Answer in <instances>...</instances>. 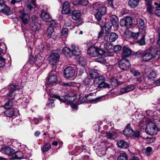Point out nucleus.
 I'll list each match as a JSON object with an SVG mask.
<instances>
[{
	"label": "nucleus",
	"mask_w": 160,
	"mask_h": 160,
	"mask_svg": "<svg viewBox=\"0 0 160 160\" xmlns=\"http://www.w3.org/2000/svg\"><path fill=\"white\" fill-rule=\"evenodd\" d=\"M124 135L127 137H132L133 130L131 128L130 124H128L123 131Z\"/></svg>",
	"instance_id": "14"
},
{
	"label": "nucleus",
	"mask_w": 160,
	"mask_h": 160,
	"mask_svg": "<svg viewBox=\"0 0 160 160\" xmlns=\"http://www.w3.org/2000/svg\"><path fill=\"white\" fill-rule=\"evenodd\" d=\"M157 75V72L156 71H153L148 74L147 77L149 79H152L156 78Z\"/></svg>",
	"instance_id": "37"
},
{
	"label": "nucleus",
	"mask_w": 160,
	"mask_h": 160,
	"mask_svg": "<svg viewBox=\"0 0 160 160\" xmlns=\"http://www.w3.org/2000/svg\"><path fill=\"white\" fill-rule=\"evenodd\" d=\"M118 160H128V156L126 153L124 152L120 153L118 157Z\"/></svg>",
	"instance_id": "34"
},
{
	"label": "nucleus",
	"mask_w": 160,
	"mask_h": 160,
	"mask_svg": "<svg viewBox=\"0 0 160 160\" xmlns=\"http://www.w3.org/2000/svg\"><path fill=\"white\" fill-rule=\"evenodd\" d=\"M0 11L2 13H5L7 15H10L12 13V12L9 8L6 5H4L3 7H0Z\"/></svg>",
	"instance_id": "24"
},
{
	"label": "nucleus",
	"mask_w": 160,
	"mask_h": 160,
	"mask_svg": "<svg viewBox=\"0 0 160 160\" xmlns=\"http://www.w3.org/2000/svg\"><path fill=\"white\" fill-rule=\"evenodd\" d=\"M104 48L108 51H112L113 46L109 42H106L104 44Z\"/></svg>",
	"instance_id": "36"
},
{
	"label": "nucleus",
	"mask_w": 160,
	"mask_h": 160,
	"mask_svg": "<svg viewBox=\"0 0 160 160\" xmlns=\"http://www.w3.org/2000/svg\"><path fill=\"white\" fill-rule=\"evenodd\" d=\"M23 156V153L21 152L18 151L13 154L12 157L15 159H20L22 158Z\"/></svg>",
	"instance_id": "32"
},
{
	"label": "nucleus",
	"mask_w": 160,
	"mask_h": 160,
	"mask_svg": "<svg viewBox=\"0 0 160 160\" xmlns=\"http://www.w3.org/2000/svg\"><path fill=\"white\" fill-rule=\"evenodd\" d=\"M149 119L150 120L149 122L146 125V132L147 134L151 135H156L158 131L157 126L151 120V119Z\"/></svg>",
	"instance_id": "2"
},
{
	"label": "nucleus",
	"mask_w": 160,
	"mask_h": 160,
	"mask_svg": "<svg viewBox=\"0 0 160 160\" xmlns=\"http://www.w3.org/2000/svg\"><path fill=\"white\" fill-rule=\"evenodd\" d=\"M71 24L72 22L70 20H68L65 21L64 25H65L66 26L69 27L71 25Z\"/></svg>",
	"instance_id": "64"
},
{
	"label": "nucleus",
	"mask_w": 160,
	"mask_h": 160,
	"mask_svg": "<svg viewBox=\"0 0 160 160\" xmlns=\"http://www.w3.org/2000/svg\"><path fill=\"white\" fill-rule=\"evenodd\" d=\"M154 4L158 6V7L156 8L155 10V13L156 15L158 16H160V2H155Z\"/></svg>",
	"instance_id": "35"
},
{
	"label": "nucleus",
	"mask_w": 160,
	"mask_h": 160,
	"mask_svg": "<svg viewBox=\"0 0 160 160\" xmlns=\"http://www.w3.org/2000/svg\"><path fill=\"white\" fill-rule=\"evenodd\" d=\"M63 73L66 78H71L74 75L75 71L73 68L68 67L64 69Z\"/></svg>",
	"instance_id": "7"
},
{
	"label": "nucleus",
	"mask_w": 160,
	"mask_h": 160,
	"mask_svg": "<svg viewBox=\"0 0 160 160\" xmlns=\"http://www.w3.org/2000/svg\"><path fill=\"white\" fill-rule=\"evenodd\" d=\"M19 16L20 18L24 24L28 23L29 19V15L28 14L25 13L23 10H21L19 11Z\"/></svg>",
	"instance_id": "6"
},
{
	"label": "nucleus",
	"mask_w": 160,
	"mask_h": 160,
	"mask_svg": "<svg viewBox=\"0 0 160 160\" xmlns=\"http://www.w3.org/2000/svg\"><path fill=\"white\" fill-rule=\"evenodd\" d=\"M139 0H129L128 2L129 6L132 8H135L138 5Z\"/></svg>",
	"instance_id": "23"
},
{
	"label": "nucleus",
	"mask_w": 160,
	"mask_h": 160,
	"mask_svg": "<svg viewBox=\"0 0 160 160\" xmlns=\"http://www.w3.org/2000/svg\"><path fill=\"white\" fill-rule=\"evenodd\" d=\"M118 38V35L115 33H112L109 36V39L110 42H114Z\"/></svg>",
	"instance_id": "30"
},
{
	"label": "nucleus",
	"mask_w": 160,
	"mask_h": 160,
	"mask_svg": "<svg viewBox=\"0 0 160 160\" xmlns=\"http://www.w3.org/2000/svg\"><path fill=\"white\" fill-rule=\"evenodd\" d=\"M36 0H31V3L33 6V7L32 6L31 3H29L28 4L27 6V8L28 9V10H29V11H28V12H31L32 11L33 9H34L37 7V5L36 3Z\"/></svg>",
	"instance_id": "28"
},
{
	"label": "nucleus",
	"mask_w": 160,
	"mask_h": 160,
	"mask_svg": "<svg viewBox=\"0 0 160 160\" xmlns=\"http://www.w3.org/2000/svg\"><path fill=\"white\" fill-rule=\"evenodd\" d=\"M48 103L46 104L47 106H49V104H51V107L52 108H53L55 107V105L54 104V100L53 99H48Z\"/></svg>",
	"instance_id": "55"
},
{
	"label": "nucleus",
	"mask_w": 160,
	"mask_h": 160,
	"mask_svg": "<svg viewBox=\"0 0 160 160\" xmlns=\"http://www.w3.org/2000/svg\"><path fill=\"white\" fill-rule=\"evenodd\" d=\"M20 88L15 85H11L9 86V89L10 92L8 96L10 99H13L14 98L15 95L13 92L15 90L19 89Z\"/></svg>",
	"instance_id": "11"
},
{
	"label": "nucleus",
	"mask_w": 160,
	"mask_h": 160,
	"mask_svg": "<svg viewBox=\"0 0 160 160\" xmlns=\"http://www.w3.org/2000/svg\"><path fill=\"white\" fill-rule=\"evenodd\" d=\"M54 32L53 28L52 27H49L47 30V36L48 37L50 38L52 34Z\"/></svg>",
	"instance_id": "47"
},
{
	"label": "nucleus",
	"mask_w": 160,
	"mask_h": 160,
	"mask_svg": "<svg viewBox=\"0 0 160 160\" xmlns=\"http://www.w3.org/2000/svg\"><path fill=\"white\" fill-rule=\"evenodd\" d=\"M12 106V102L9 101L5 104L4 105V108L6 109H8L10 108Z\"/></svg>",
	"instance_id": "45"
},
{
	"label": "nucleus",
	"mask_w": 160,
	"mask_h": 160,
	"mask_svg": "<svg viewBox=\"0 0 160 160\" xmlns=\"http://www.w3.org/2000/svg\"><path fill=\"white\" fill-rule=\"evenodd\" d=\"M14 111L13 110L7 111L5 112V114L6 115L9 117H12L14 114Z\"/></svg>",
	"instance_id": "50"
},
{
	"label": "nucleus",
	"mask_w": 160,
	"mask_h": 160,
	"mask_svg": "<svg viewBox=\"0 0 160 160\" xmlns=\"http://www.w3.org/2000/svg\"><path fill=\"white\" fill-rule=\"evenodd\" d=\"M106 136L108 138L111 139H114L115 138V133L114 132H107Z\"/></svg>",
	"instance_id": "40"
},
{
	"label": "nucleus",
	"mask_w": 160,
	"mask_h": 160,
	"mask_svg": "<svg viewBox=\"0 0 160 160\" xmlns=\"http://www.w3.org/2000/svg\"><path fill=\"white\" fill-rule=\"evenodd\" d=\"M57 81V76L55 73L51 72L46 81V86L47 87V90H49L48 88L49 86H52L55 84Z\"/></svg>",
	"instance_id": "5"
},
{
	"label": "nucleus",
	"mask_w": 160,
	"mask_h": 160,
	"mask_svg": "<svg viewBox=\"0 0 160 160\" xmlns=\"http://www.w3.org/2000/svg\"><path fill=\"white\" fill-rule=\"evenodd\" d=\"M104 81V78L103 77H99L95 78L93 82V85L95 87L94 89L99 88V85Z\"/></svg>",
	"instance_id": "16"
},
{
	"label": "nucleus",
	"mask_w": 160,
	"mask_h": 160,
	"mask_svg": "<svg viewBox=\"0 0 160 160\" xmlns=\"http://www.w3.org/2000/svg\"><path fill=\"white\" fill-rule=\"evenodd\" d=\"M122 48L121 47L120 45H116L113 47V49L114 52L116 53H117L120 51Z\"/></svg>",
	"instance_id": "54"
},
{
	"label": "nucleus",
	"mask_w": 160,
	"mask_h": 160,
	"mask_svg": "<svg viewBox=\"0 0 160 160\" xmlns=\"http://www.w3.org/2000/svg\"><path fill=\"white\" fill-rule=\"evenodd\" d=\"M12 146L15 147H18L21 146V144L18 142L17 140H13L12 142Z\"/></svg>",
	"instance_id": "53"
},
{
	"label": "nucleus",
	"mask_w": 160,
	"mask_h": 160,
	"mask_svg": "<svg viewBox=\"0 0 160 160\" xmlns=\"http://www.w3.org/2000/svg\"><path fill=\"white\" fill-rule=\"evenodd\" d=\"M5 59L2 56L0 57V67H2L5 66Z\"/></svg>",
	"instance_id": "52"
},
{
	"label": "nucleus",
	"mask_w": 160,
	"mask_h": 160,
	"mask_svg": "<svg viewBox=\"0 0 160 160\" xmlns=\"http://www.w3.org/2000/svg\"><path fill=\"white\" fill-rule=\"evenodd\" d=\"M138 23L141 27H146L144 20L142 18H139L137 20Z\"/></svg>",
	"instance_id": "38"
},
{
	"label": "nucleus",
	"mask_w": 160,
	"mask_h": 160,
	"mask_svg": "<svg viewBox=\"0 0 160 160\" xmlns=\"http://www.w3.org/2000/svg\"><path fill=\"white\" fill-rule=\"evenodd\" d=\"M135 88V86L133 85H130L121 88L120 90V92L122 94H123L133 91Z\"/></svg>",
	"instance_id": "13"
},
{
	"label": "nucleus",
	"mask_w": 160,
	"mask_h": 160,
	"mask_svg": "<svg viewBox=\"0 0 160 160\" xmlns=\"http://www.w3.org/2000/svg\"><path fill=\"white\" fill-rule=\"evenodd\" d=\"M81 12L78 10L73 11L72 13V17L74 20H78L80 18L81 16Z\"/></svg>",
	"instance_id": "22"
},
{
	"label": "nucleus",
	"mask_w": 160,
	"mask_h": 160,
	"mask_svg": "<svg viewBox=\"0 0 160 160\" xmlns=\"http://www.w3.org/2000/svg\"><path fill=\"white\" fill-rule=\"evenodd\" d=\"M30 28L32 31H38L41 28V24L37 21L32 22L30 25Z\"/></svg>",
	"instance_id": "19"
},
{
	"label": "nucleus",
	"mask_w": 160,
	"mask_h": 160,
	"mask_svg": "<svg viewBox=\"0 0 160 160\" xmlns=\"http://www.w3.org/2000/svg\"><path fill=\"white\" fill-rule=\"evenodd\" d=\"M130 63L127 60L123 59L120 61L118 64V66L122 70H126L129 68Z\"/></svg>",
	"instance_id": "10"
},
{
	"label": "nucleus",
	"mask_w": 160,
	"mask_h": 160,
	"mask_svg": "<svg viewBox=\"0 0 160 160\" xmlns=\"http://www.w3.org/2000/svg\"><path fill=\"white\" fill-rule=\"evenodd\" d=\"M138 43L141 46L145 44L146 43L144 36H142L141 38L138 41Z\"/></svg>",
	"instance_id": "49"
},
{
	"label": "nucleus",
	"mask_w": 160,
	"mask_h": 160,
	"mask_svg": "<svg viewBox=\"0 0 160 160\" xmlns=\"http://www.w3.org/2000/svg\"><path fill=\"white\" fill-rule=\"evenodd\" d=\"M51 148V145L48 143H46L41 147V150L42 152H45L48 151Z\"/></svg>",
	"instance_id": "31"
},
{
	"label": "nucleus",
	"mask_w": 160,
	"mask_h": 160,
	"mask_svg": "<svg viewBox=\"0 0 160 160\" xmlns=\"http://www.w3.org/2000/svg\"><path fill=\"white\" fill-rule=\"evenodd\" d=\"M40 17L45 22H50L51 20V19L49 14L45 11H42Z\"/></svg>",
	"instance_id": "17"
},
{
	"label": "nucleus",
	"mask_w": 160,
	"mask_h": 160,
	"mask_svg": "<svg viewBox=\"0 0 160 160\" xmlns=\"http://www.w3.org/2000/svg\"><path fill=\"white\" fill-rule=\"evenodd\" d=\"M96 61L98 62L105 63L106 62V60L104 59V58L102 57H99L96 59Z\"/></svg>",
	"instance_id": "51"
},
{
	"label": "nucleus",
	"mask_w": 160,
	"mask_h": 160,
	"mask_svg": "<svg viewBox=\"0 0 160 160\" xmlns=\"http://www.w3.org/2000/svg\"><path fill=\"white\" fill-rule=\"evenodd\" d=\"M51 96L52 98L58 99L60 101L65 103L73 102L76 100L77 98L76 96L74 94H71L70 95L62 96L61 97L56 95L52 94Z\"/></svg>",
	"instance_id": "3"
},
{
	"label": "nucleus",
	"mask_w": 160,
	"mask_h": 160,
	"mask_svg": "<svg viewBox=\"0 0 160 160\" xmlns=\"http://www.w3.org/2000/svg\"><path fill=\"white\" fill-rule=\"evenodd\" d=\"M138 32L137 33H132V37L134 40H136L139 36Z\"/></svg>",
	"instance_id": "60"
},
{
	"label": "nucleus",
	"mask_w": 160,
	"mask_h": 160,
	"mask_svg": "<svg viewBox=\"0 0 160 160\" xmlns=\"http://www.w3.org/2000/svg\"><path fill=\"white\" fill-rule=\"evenodd\" d=\"M61 33L63 36H67L68 33V29L67 28H63L61 31Z\"/></svg>",
	"instance_id": "56"
},
{
	"label": "nucleus",
	"mask_w": 160,
	"mask_h": 160,
	"mask_svg": "<svg viewBox=\"0 0 160 160\" xmlns=\"http://www.w3.org/2000/svg\"><path fill=\"white\" fill-rule=\"evenodd\" d=\"M72 52L73 54V56H78L80 54L81 49L78 46L72 45Z\"/></svg>",
	"instance_id": "18"
},
{
	"label": "nucleus",
	"mask_w": 160,
	"mask_h": 160,
	"mask_svg": "<svg viewBox=\"0 0 160 160\" xmlns=\"http://www.w3.org/2000/svg\"><path fill=\"white\" fill-rule=\"evenodd\" d=\"M151 119L150 118V117L149 118H148V120H147V121L146 122H145L144 120H141L140 122V125H141L142 124H145V125H147V124L149 122V121L150 119Z\"/></svg>",
	"instance_id": "63"
},
{
	"label": "nucleus",
	"mask_w": 160,
	"mask_h": 160,
	"mask_svg": "<svg viewBox=\"0 0 160 160\" xmlns=\"http://www.w3.org/2000/svg\"><path fill=\"white\" fill-rule=\"evenodd\" d=\"M109 88L110 85L106 83L104 81H103L99 85V88Z\"/></svg>",
	"instance_id": "46"
},
{
	"label": "nucleus",
	"mask_w": 160,
	"mask_h": 160,
	"mask_svg": "<svg viewBox=\"0 0 160 160\" xmlns=\"http://www.w3.org/2000/svg\"><path fill=\"white\" fill-rule=\"evenodd\" d=\"M132 53V51L131 49L124 46L123 48V52L121 54V56L122 59H125L126 58L128 57Z\"/></svg>",
	"instance_id": "12"
},
{
	"label": "nucleus",
	"mask_w": 160,
	"mask_h": 160,
	"mask_svg": "<svg viewBox=\"0 0 160 160\" xmlns=\"http://www.w3.org/2000/svg\"><path fill=\"white\" fill-rule=\"evenodd\" d=\"M93 8V10H95L97 12L95 14V18L97 21L100 22L102 20V16L106 14L107 8L106 7H104L100 2H97L94 4Z\"/></svg>",
	"instance_id": "1"
},
{
	"label": "nucleus",
	"mask_w": 160,
	"mask_h": 160,
	"mask_svg": "<svg viewBox=\"0 0 160 160\" xmlns=\"http://www.w3.org/2000/svg\"><path fill=\"white\" fill-rule=\"evenodd\" d=\"M4 151L6 154L9 155L13 153V150L11 148L8 147L5 149Z\"/></svg>",
	"instance_id": "48"
},
{
	"label": "nucleus",
	"mask_w": 160,
	"mask_h": 160,
	"mask_svg": "<svg viewBox=\"0 0 160 160\" xmlns=\"http://www.w3.org/2000/svg\"><path fill=\"white\" fill-rule=\"evenodd\" d=\"M146 113L147 115H148V116L151 117L152 118H153L152 117L153 114V112L152 110H149L147 111H146Z\"/></svg>",
	"instance_id": "59"
},
{
	"label": "nucleus",
	"mask_w": 160,
	"mask_h": 160,
	"mask_svg": "<svg viewBox=\"0 0 160 160\" xmlns=\"http://www.w3.org/2000/svg\"><path fill=\"white\" fill-rule=\"evenodd\" d=\"M143 53L144 52L142 51L139 50L137 52L136 55L137 57H141L142 58Z\"/></svg>",
	"instance_id": "57"
},
{
	"label": "nucleus",
	"mask_w": 160,
	"mask_h": 160,
	"mask_svg": "<svg viewBox=\"0 0 160 160\" xmlns=\"http://www.w3.org/2000/svg\"><path fill=\"white\" fill-rule=\"evenodd\" d=\"M78 62L79 64L81 66H84L86 64V61L84 58L82 57L79 58Z\"/></svg>",
	"instance_id": "43"
},
{
	"label": "nucleus",
	"mask_w": 160,
	"mask_h": 160,
	"mask_svg": "<svg viewBox=\"0 0 160 160\" xmlns=\"http://www.w3.org/2000/svg\"><path fill=\"white\" fill-rule=\"evenodd\" d=\"M104 53V52L102 49L97 47H90L87 50V54L92 57H96L99 55H102Z\"/></svg>",
	"instance_id": "4"
},
{
	"label": "nucleus",
	"mask_w": 160,
	"mask_h": 160,
	"mask_svg": "<svg viewBox=\"0 0 160 160\" xmlns=\"http://www.w3.org/2000/svg\"><path fill=\"white\" fill-rule=\"evenodd\" d=\"M146 1L145 4L148 7L147 11L150 14L152 13L153 8L151 5L152 1L150 0H144Z\"/></svg>",
	"instance_id": "26"
},
{
	"label": "nucleus",
	"mask_w": 160,
	"mask_h": 160,
	"mask_svg": "<svg viewBox=\"0 0 160 160\" xmlns=\"http://www.w3.org/2000/svg\"><path fill=\"white\" fill-rule=\"evenodd\" d=\"M60 55L57 53H52L49 57V63L51 65H54L59 61Z\"/></svg>",
	"instance_id": "8"
},
{
	"label": "nucleus",
	"mask_w": 160,
	"mask_h": 160,
	"mask_svg": "<svg viewBox=\"0 0 160 160\" xmlns=\"http://www.w3.org/2000/svg\"><path fill=\"white\" fill-rule=\"evenodd\" d=\"M130 72L134 76H141L142 73L138 71L134 68H131Z\"/></svg>",
	"instance_id": "33"
},
{
	"label": "nucleus",
	"mask_w": 160,
	"mask_h": 160,
	"mask_svg": "<svg viewBox=\"0 0 160 160\" xmlns=\"http://www.w3.org/2000/svg\"><path fill=\"white\" fill-rule=\"evenodd\" d=\"M125 22V19H121L120 21V24L122 26H126V23Z\"/></svg>",
	"instance_id": "62"
},
{
	"label": "nucleus",
	"mask_w": 160,
	"mask_h": 160,
	"mask_svg": "<svg viewBox=\"0 0 160 160\" xmlns=\"http://www.w3.org/2000/svg\"><path fill=\"white\" fill-rule=\"evenodd\" d=\"M111 84L113 88H115L119 84L118 82L117 79L114 78H112L111 80Z\"/></svg>",
	"instance_id": "41"
},
{
	"label": "nucleus",
	"mask_w": 160,
	"mask_h": 160,
	"mask_svg": "<svg viewBox=\"0 0 160 160\" xmlns=\"http://www.w3.org/2000/svg\"><path fill=\"white\" fill-rule=\"evenodd\" d=\"M110 20L112 25L117 28L118 26V20L117 16L115 15L111 16Z\"/></svg>",
	"instance_id": "20"
},
{
	"label": "nucleus",
	"mask_w": 160,
	"mask_h": 160,
	"mask_svg": "<svg viewBox=\"0 0 160 160\" xmlns=\"http://www.w3.org/2000/svg\"><path fill=\"white\" fill-rule=\"evenodd\" d=\"M154 57L152 53L151 49L149 48L144 52L142 56V60L144 61H149Z\"/></svg>",
	"instance_id": "9"
},
{
	"label": "nucleus",
	"mask_w": 160,
	"mask_h": 160,
	"mask_svg": "<svg viewBox=\"0 0 160 160\" xmlns=\"http://www.w3.org/2000/svg\"><path fill=\"white\" fill-rule=\"evenodd\" d=\"M146 27H141L139 28L138 33L142 35V36H144L145 37L146 32Z\"/></svg>",
	"instance_id": "42"
},
{
	"label": "nucleus",
	"mask_w": 160,
	"mask_h": 160,
	"mask_svg": "<svg viewBox=\"0 0 160 160\" xmlns=\"http://www.w3.org/2000/svg\"><path fill=\"white\" fill-rule=\"evenodd\" d=\"M73 4L75 5L81 4L84 6H86L88 3L87 0H73Z\"/></svg>",
	"instance_id": "27"
},
{
	"label": "nucleus",
	"mask_w": 160,
	"mask_h": 160,
	"mask_svg": "<svg viewBox=\"0 0 160 160\" xmlns=\"http://www.w3.org/2000/svg\"><path fill=\"white\" fill-rule=\"evenodd\" d=\"M140 136V133L139 131H136L134 132L133 131V135L132 136L134 137L135 138H138Z\"/></svg>",
	"instance_id": "58"
},
{
	"label": "nucleus",
	"mask_w": 160,
	"mask_h": 160,
	"mask_svg": "<svg viewBox=\"0 0 160 160\" xmlns=\"http://www.w3.org/2000/svg\"><path fill=\"white\" fill-rule=\"evenodd\" d=\"M152 150V148L150 147H148L146 148L142 149V152L146 156H148Z\"/></svg>",
	"instance_id": "39"
},
{
	"label": "nucleus",
	"mask_w": 160,
	"mask_h": 160,
	"mask_svg": "<svg viewBox=\"0 0 160 160\" xmlns=\"http://www.w3.org/2000/svg\"><path fill=\"white\" fill-rule=\"evenodd\" d=\"M125 20L126 27H130L132 23L131 18L129 17H126L125 19Z\"/></svg>",
	"instance_id": "44"
},
{
	"label": "nucleus",
	"mask_w": 160,
	"mask_h": 160,
	"mask_svg": "<svg viewBox=\"0 0 160 160\" xmlns=\"http://www.w3.org/2000/svg\"><path fill=\"white\" fill-rule=\"evenodd\" d=\"M70 4L68 2H65L63 5L62 13L63 14H68L71 12L70 8Z\"/></svg>",
	"instance_id": "15"
},
{
	"label": "nucleus",
	"mask_w": 160,
	"mask_h": 160,
	"mask_svg": "<svg viewBox=\"0 0 160 160\" xmlns=\"http://www.w3.org/2000/svg\"><path fill=\"white\" fill-rule=\"evenodd\" d=\"M117 145L118 147L123 148H126L128 146V143L123 140H121L118 141Z\"/></svg>",
	"instance_id": "25"
},
{
	"label": "nucleus",
	"mask_w": 160,
	"mask_h": 160,
	"mask_svg": "<svg viewBox=\"0 0 160 160\" xmlns=\"http://www.w3.org/2000/svg\"><path fill=\"white\" fill-rule=\"evenodd\" d=\"M90 76L92 78H96L98 77L99 74L97 70L95 69L91 70L89 72Z\"/></svg>",
	"instance_id": "29"
},
{
	"label": "nucleus",
	"mask_w": 160,
	"mask_h": 160,
	"mask_svg": "<svg viewBox=\"0 0 160 160\" xmlns=\"http://www.w3.org/2000/svg\"><path fill=\"white\" fill-rule=\"evenodd\" d=\"M91 82V80L89 78H87L83 80V82L85 85H88Z\"/></svg>",
	"instance_id": "61"
},
{
	"label": "nucleus",
	"mask_w": 160,
	"mask_h": 160,
	"mask_svg": "<svg viewBox=\"0 0 160 160\" xmlns=\"http://www.w3.org/2000/svg\"><path fill=\"white\" fill-rule=\"evenodd\" d=\"M62 52L67 57H71L73 56L72 50L67 47H64L62 48Z\"/></svg>",
	"instance_id": "21"
}]
</instances>
